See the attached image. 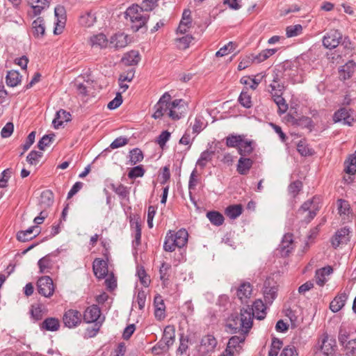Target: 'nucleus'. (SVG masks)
<instances>
[{"label":"nucleus","instance_id":"1","mask_svg":"<svg viewBox=\"0 0 356 356\" xmlns=\"http://www.w3.org/2000/svg\"><path fill=\"white\" fill-rule=\"evenodd\" d=\"M158 0H143L142 7L138 5H133L129 7L125 12V18L131 23L133 31H138L143 28L149 17L148 15L143 13V10H152L156 4Z\"/></svg>","mask_w":356,"mask_h":356},{"label":"nucleus","instance_id":"2","mask_svg":"<svg viewBox=\"0 0 356 356\" xmlns=\"http://www.w3.org/2000/svg\"><path fill=\"white\" fill-rule=\"evenodd\" d=\"M252 326V314L250 310L241 309L239 315H232L227 327L234 333L248 334Z\"/></svg>","mask_w":356,"mask_h":356},{"label":"nucleus","instance_id":"3","mask_svg":"<svg viewBox=\"0 0 356 356\" xmlns=\"http://www.w3.org/2000/svg\"><path fill=\"white\" fill-rule=\"evenodd\" d=\"M188 234L185 229H181L177 232L170 231L165 238L163 248L167 252H173L176 248H181L188 242Z\"/></svg>","mask_w":356,"mask_h":356},{"label":"nucleus","instance_id":"4","mask_svg":"<svg viewBox=\"0 0 356 356\" xmlns=\"http://www.w3.org/2000/svg\"><path fill=\"white\" fill-rule=\"evenodd\" d=\"M321 208V198L313 197L305 202L298 210L297 215L306 223H309L317 215Z\"/></svg>","mask_w":356,"mask_h":356},{"label":"nucleus","instance_id":"5","mask_svg":"<svg viewBox=\"0 0 356 356\" xmlns=\"http://www.w3.org/2000/svg\"><path fill=\"white\" fill-rule=\"evenodd\" d=\"M316 347L322 356H335L337 350L336 339L326 332L318 338Z\"/></svg>","mask_w":356,"mask_h":356},{"label":"nucleus","instance_id":"6","mask_svg":"<svg viewBox=\"0 0 356 356\" xmlns=\"http://www.w3.org/2000/svg\"><path fill=\"white\" fill-rule=\"evenodd\" d=\"M278 284L277 282L272 277H268L264 284V296L266 304H271L276 298Z\"/></svg>","mask_w":356,"mask_h":356},{"label":"nucleus","instance_id":"7","mask_svg":"<svg viewBox=\"0 0 356 356\" xmlns=\"http://www.w3.org/2000/svg\"><path fill=\"white\" fill-rule=\"evenodd\" d=\"M171 95L168 92H165L159 99V102L154 106L155 111L152 115L154 119L161 118L165 113L170 111Z\"/></svg>","mask_w":356,"mask_h":356},{"label":"nucleus","instance_id":"8","mask_svg":"<svg viewBox=\"0 0 356 356\" xmlns=\"http://www.w3.org/2000/svg\"><path fill=\"white\" fill-rule=\"evenodd\" d=\"M38 293L46 297H51L54 292V285L52 279L49 276L40 277L37 282Z\"/></svg>","mask_w":356,"mask_h":356},{"label":"nucleus","instance_id":"9","mask_svg":"<svg viewBox=\"0 0 356 356\" xmlns=\"http://www.w3.org/2000/svg\"><path fill=\"white\" fill-rule=\"evenodd\" d=\"M81 312L75 309H69L65 312L63 321L66 327L72 328L81 323Z\"/></svg>","mask_w":356,"mask_h":356},{"label":"nucleus","instance_id":"10","mask_svg":"<svg viewBox=\"0 0 356 356\" xmlns=\"http://www.w3.org/2000/svg\"><path fill=\"white\" fill-rule=\"evenodd\" d=\"M342 39V34L338 30H331L323 38V44L327 49L337 47Z\"/></svg>","mask_w":356,"mask_h":356},{"label":"nucleus","instance_id":"11","mask_svg":"<svg viewBox=\"0 0 356 356\" xmlns=\"http://www.w3.org/2000/svg\"><path fill=\"white\" fill-rule=\"evenodd\" d=\"M184 102L180 99H177L171 102L170 111L168 113V115L174 120L180 119L184 112Z\"/></svg>","mask_w":356,"mask_h":356},{"label":"nucleus","instance_id":"12","mask_svg":"<svg viewBox=\"0 0 356 356\" xmlns=\"http://www.w3.org/2000/svg\"><path fill=\"white\" fill-rule=\"evenodd\" d=\"M129 43L128 35L123 33H116L113 35L108 42V46L111 48L118 49L125 47Z\"/></svg>","mask_w":356,"mask_h":356},{"label":"nucleus","instance_id":"13","mask_svg":"<svg viewBox=\"0 0 356 356\" xmlns=\"http://www.w3.org/2000/svg\"><path fill=\"white\" fill-rule=\"evenodd\" d=\"M55 16L57 17V22L56 23V26L54 30V33L56 35L62 33L65 24V10L63 6H57L54 9Z\"/></svg>","mask_w":356,"mask_h":356},{"label":"nucleus","instance_id":"14","mask_svg":"<svg viewBox=\"0 0 356 356\" xmlns=\"http://www.w3.org/2000/svg\"><path fill=\"white\" fill-rule=\"evenodd\" d=\"M272 82L269 85V87L270 88V92L271 95L274 96L275 95V93H277V95H283L284 90V86L280 81L278 72L275 70L273 71L272 74Z\"/></svg>","mask_w":356,"mask_h":356},{"label":"nucleus","instance_id":"15","mask_svg":"<svg viewBox=\"0 0 356 356\" xmlns=\"http://www.w3.org/2000/svg\"><path fill=\"white\" fill-rule=\"evenodd\" d=\"M350 112L353 113L351 110H348L346 108H341L334 113L333 120L335 122L343 121L344 124L350 125L354 120Z\"/></svg>","mask_w":356,"mask_h":356},{"label":"nucleus","instance_id":"16","mask_svg":"<svg viewBox=\"0 0 356 356\" xmlns=\"http://www.w3.org/2000/svg\"><path fill=\"white\" fill-rule=\"evenodd\" d=\"M101 314L100 309L98 306L93 305L88 307L83 314V320L86 323H93L97 321Z\"/></svg>","mask_w":356,"mask_h":356},{"label":"nucleus","instance_id":"17","mask_svg":"<svg viewBox=\"0 0 356 356\" xmlns=\"http://www.w3.org/2000/svg\"><path fill=\"white\" fill-rule=\"evenodd\" d=\"M349 229L343 227L338 230L334 236L332 238V245L335 248L341 243H346L349 240Z\"/></svg>","mask_w":356,"mask_h":356},{"label":"nucleus","instance_id":"18","mask_svg":"<svg viewBox=\"0 0 356 356\" xmlns=\"http://www.w3.org/2000/svg\"><path fill=\"white\" fill-rule=\"evenodd\" d=\"M88 42L93 48L103 49L108 46V40L103 33L94 35L89 38Z\"/></svg>","mask_w":356,"mask_h":356},{"label":"nucleus","instance_id":"19","mask_svg":"<svg viewBox=\"0 0 356 356\" xmlns=\"http://www.w3.org/2000/svg\"><path fill=\"white\" fill-rule=\"evenodd\" d=\"M246 309L250 310L252 314V318L255 316L259 320H262L266 316V307L261 300H257L254 302L252 308H247Z\"/></svg>","mask_w":356,"mask_h":356},{"label":"nucleus","instance_id":"20","mask_svg":"<svg viewBox=\"0 0 356 356\" xmlns=\"http://www.w3.org/2000/svg\"><path fill=\"white\" fill-rule=\"evenodd\" d=\"M40 233V230L37 226L29 227L26 230L20 231L17 234V238L22 242L28 241L35 237Z\"/></svg>","mask_w":356,"mask_h":356},{"label":"nucleus","instance_id":"21","mask_svg":"<svg viewBox=\"0 0 356 356\" xmlns=\"http://www.w3.org/2000/svg\"><path fill=\"white\" fill-rule=\"evenodd\" d=\"M333 269L330 266L317 270L315 274L316 284L321 286H323L327 282L326 276L330 275Z\"/></svg>","mask_w":356,"mask_h":356},{"label":"nucleus","instance_id":"22","mask_svg":"<svg viewBox=\"0 0 356 356\" xmlns=\"http://www.w3.org/2000/svg\"><path fill=\"white\" fill-rule=\"evenodd\" d=\"M92 267L95 275L99 278L104 277L108 272L106 262L101 259H95Z\"/></svg>","mask_w":356,"mask_h":356},{"label":"nucleus","instance_id":"23","mask_svg":"<svg viewBox=\"0 0 356 356\" xmlns=\"http://www.w3.org/2000/svg\"><path fill=\"white\" fill-rule=\"evenodd\" d=\"M246 334L245 333H239L238 336L232 337L229 339L225 350L229 353H234V349L239 347V344L245 341Z\"/></svg>","mask_w":356,"mask_h":356},{"label":"nucleus","instance_id":"24","mask_svg":"<svg viewBox=\"0 0 356 356\" xmlns=\"http://www.w3.org/2000/svg\"><path fill=\"white\" fill-rule=\"evenodd\" d=\"M348 299L346 293H343L337 296L334 300L330 302V308L333 312H339L345 305Z\"/></svg>","mask_w":356,"mask_h":356},{"label":"nucleus","instance_id":"25","mask_svg":"<svg viewBox=\"0 0 356 356\" xmlns=\"http://www.w3.org/2000/svg\"><path fill=\"white\" fill-rule=\"evenodd\" d=\"M33 34L36 38H42L45 33V26L43 18L39 17L32 23Z\"/></svg>","mask_w":356,"mask_h":356},{"label":"nucleus","instance_id":"26","mask_svg":"<svg viewBox=\"0 0 356 356\" xmlns=\"http://www.w3.org/2000/svg\"><path fill=\"white\" fill-rule=\"evenodd\" d=\"M252 164L253 161L252 159L241 156L238 161L237 172L241 175H247Z\"/></svg>","mask_w":356,"mask_h":356},{"label":"nucleus","instance_id":"27","mask_svg":"<svg viewBox=\"0 0 356 356\" xmlns=\"http://www.w3.org/2000/svg\"><path fill=\"white\" fill-rule=\"evenodd\" d=\"M50 0H29V4L33 8L34 15H40L42 10L48 8Z\"/></svg>","mask_w":356,"mask_h":356},{"label":"nucleus","instance_id":"28","mask_svg":"<svg viewBox=\"0 0 356 356\" xmlns=\"http://www.w3.org/2000/svg\"><path fill=\"white\" fill-rule=\"evenodd\" d=\"M252 289L250 283L241 284L237 289V297L243 302L245 300L249 298L252 294Z\"/></svg>","mask_w":356,"mask_h":356},{"label":"nucleus","instance_id":"29","mask_svg":"<svg viewBox=\"0 0 356 356\" xmlns=\"http://www.w3.org/2000/svg\"><path fill=\"white\" fill-rule=\"evenodd\" d=\"M70 120V113L65 110L60 109L56 113V117L52 121V124L55 128H58L64 122H67Z\"/></svg>","mask_w":356,"mask_h":356},{"label":"nucleus","instance_id":"30","mask_svg":"<svg viewBox=\"0 0 356 356\" xmlns=\"http://www.w3.org/2000/svg\"><path fill=\"white\" fill-rule=\"evenodd\" d=\"M22 76L16 70L8 71L6 76V81L8 86L15 87L21 82Z\"/></svg>","mask_w":356,"mask_h":356},{"label":"nucleus","instance_id":"31","mask_svg":"<svg viewBox=\"0 0 356 356\" xmlns=\"http://www.w3.org/2000/svg\"><path fill=\"white\" fill-rule=\"evenodd\" d=\"M217 345V340L211 334L204 336L201 340V346L204 348V352L213 351Z\"/></svg>","mask_w":356,"mask_h":356},{"label":"nucleus","instance_id":"32","mask_svg":"<svg viewBox=\"0 0 356 356\" xmlns=\"http://www.w3.org/2000/svg\"><path fill=\"white\" fill-rule=\"evenodd\" d=\"M41 329L47 331H57L60 327V322L56 318H47L41 324Z\"/></svg>","mask_w":356,"mask_h":356},{"label":"nucleus","instance_id":"33","mask_svg":"<svg viewBox=\"0 0 356 356\" xmlns=\"http://www.w3.org/2000/svg\"><path fill=\"white\" fill-rule=\"evenodd\" d=\"M140 60V56L137 51H131L125 54L122 58V61L125 65L133 66L137 65Z\"/></svg>","mask_w":356,"mask_h":356},{"label":"nucleus","instance_id":"34","mask_svg":"<svg viewBox=\"0 0 356 356\" xmlns=\"http://www.w3.org/2000/svg\"><path fill=\"white\" fill-rule=\"evenodd\" d=\"M253 141L246 140L243 138V141L241 142V145L238 148V152L241 156H245L250 155L253 152Z\"/></svg>","mask_w":356,"mask_h":356},{"label":"nucleus","instance_id":"35","mask_svg":"<svg viewBox=\"0 0 356 356\" xmlns=\"http://www.w3.org/2000/svg\"><path fill=\"white\" fill-rule=\"evenodd\" d=\"M54 202V195L51 191H43L40 196V205L42 209L49 208Z\"/></svg>","mask_w":356,"mask_h":356},{"label":"nucleus","instance_id":"36","mask_svg":"<svg viewBox=\"0 0 356 356\" xmlns=\"http://www.w3.org/2000/svg\"><path fill=\"white\" fill-rule=\"evenodd\" d=\"M162 339L165 341L167 345L172 346L175 339V328L174 325H167L163 331Z\"/></svg>","mask_w":356,"mask_h":356},{"label":"nucleus","instance_id":"37","mask_svg":"<svg viewBox=\"0 0 356 356\" xmlns=\"http://www.w3.org/2000/svg\"><path fill=\"white\" fill-rule=\"evenodd\" d=\"M244 138H245L244 135L230 134L226 138V145L229 147H236L238 149Z\"/></svg>","mask_w":356,"mask_h":356},{"label":"nucleus","instance_id":"38","mask_svg":"<svg viewBox=\"0 0 356 356\" xmlns=\"http://www.w3.org/2000/svg\"><path fill=\"white\" fill-rule=\"evenodd\" d=\"M38 266L41 273H49L51 269L53 263L49 255H47L38 261Z\"/></svg>","mask_w":356,"mask_h":356},{"label":"nucleus","instance_id":"39","mask_svg":"<svg viewBox=\"0 0 356 356\" xmlns=\"http://www.w3.org/2000/svg\"><path fill=\"white\" fill-rule=\"evenodd\" d=\"M207 217L213 225L216 226L221 225L224 222L223 216L218 211H209L207 213Z\"/></svg>","mask_w":356,"mask_h":356},{"label":"nucleus","instance_id":"40","mask_svg":"<svg viewBox=\"0 0 356 356\" xmlns=\"http://www.w3.org/2000/svg\"><path fill=\"white\" fill-rule=\"evenodd\" d=\"M129 161L128 164L131 165H136L143 159V154L138 148H135L129 152Z\"/></svg>","mask_w":356,"mask_h":356},{"label":"nucleus","instance_id":"41","mask_svg":"<svg viewBox=\"0 0 356 356\" xmlns=\"http://www.w3.org/2000/svg\"><path fill=\"white\" fill-rule=\"evenodd\" d=\"M346 173L354 175L356 173V152L350 156L348 161L345 163Z\"/></svg>","mask_w":356,"mask_h":356},{"label":"nucleus","instance_id":"42","mask_svg":"<svg viewBox=\"0 0 356 356\" xmlns=\"http://www.w3.org/2000/svg\"><path fill=\"white\" fill-rule=\"evenodd\" d=\"M293 236L291 234H286L284 236L281 244L280 245V248L285 251L286 253H289L292 249Z\"/></svg>","mask_w":356,"mask_h":356},{"label":"nucleus","instance_id":"43","mask_svg":"<svg viewBox=\"0 0 356 356\" xmlns=\"http://www.w3.org/2000/svg\"><path fill=\"white\" fill-rule=\"evenodd\" d=\"M272 97L278 106L279 112L281 113H285L288 109V104L286 103L282 95H277V93H275V95L272 96Z\"/></svg>","mask_w":356,"mask_h":356},{"label":"nucleus","instance_id":"44","mask_svg":"<svg viewBox=\"0 0 356 356\" xmlns=\"http://www.w3.org/2000/svg\"><path fill=\"white\" fill-rule=\"evenodd\" d=\"M193 40V38L192 35H186L179 38L176 39V44L179 49H186L189 47L190 43L192 42Z\"/></svg>","mask_w":356,"mask_h":356},{"label":"nucleus","instance_id":"45","mask_svg":"<svg viewBox=\"0 0 356 356\" xmlns=\"http://www.w3.org/2000/svg\"><path fill=\"white\" fill-rule=\"evenodd\" d=\"M355 65V64L353 61H349L342 67L341 70V76H343V79H349L351 77L354 72Z\"/></svg>","mask_w":356,"mask_h":356},{"label":"nucleus","instance_id":"46","mask_svg":"<svg viewBox=\"0 0 356 356\" xmlns=\"http://www.w3.org/2000/svg\"><path fill=\"white\" fill-rule=\"evenodd\" d=\"M242 213V207L241 205L229 206L226 209V214L232 219H235Z\"/></svg>","mask_w":356,"mask_h":356},{"label":"nucleus","instance_id":"47","mask_svg":"<svg viewBox=\"0 0 356 356\" xmlns=\"http://www.w3.org/2000/svg\"><path fill=\"white\" fill-rule=\"evenodd\" d=\"M55 134L44 135L38 142V147L40 150H44L47 147L54 141Z\"/></svg>","mask_w":356,"mask_h":356},{"label":"nucleus","instance_id":"48","mask_svg":"<svg viewBox=\"0 0 356 356\" xmlns=\"http://www.w3.org/2000/svg\"><path fill=\"white\" fill-rule=\"evenodd\" d=\"M277 51L276 49H266L261 51L258 55L254 56L257 63H261L266 60L270 56H273Z\"/></svg>","mask_w":356,"mask_h":356},{"label":"nucleus","instance_id":"49","mask_svg":"<svg viewBox=\"0 0 356 356\" xmlns=\"http://www.w3.org/2000/svg\"><path fill=\"white\" fill-rule=\"evenodd\" d=\"M239 103L245 108H250L252 107L251 96L248 92L243 90L238 97Z\"/></svg>","mask_w":356,"mask_h":356},{"label":"nucleus","instance_id":"50","mask_svg":"<svg viewBox=\"0 0 356 356\" xmlns=\"http://www.w3.org/2000/svg\"><path fill=\"white\" fill-rule=\"evenodd\" d=\"M302 27L300 24L289 26L286 29V34L288 38H292L302 33Z\"/></svg>","mask_w":356,"mask_h":356},{"label":"nucleus","instance_id":"51","mask_svg":"<svg viewBox=\"0 0 356 356\" xmlns=\"http://www.w3.org/2000/svg\"><path fill=\"white\" fill-rule=\"evenodd\" d=\"M302 188V181H300L299 180H296V181L292 182L289 186L288 191H289V194L292 197H295L298 195V194L299 193V192L300 191Z\"/></svg>","mask_w":356,"mask_h":356},{"label":"nucleus","instance_id":"52","mask_svg":"<svg viewBox=\"0 0 356 356\" xmlns=\"http://www.w3.org/2000/svg\"><path fill=\"white\" fill-rule=\"evenodd\" d=\"M96 18L93 14L87 13L81 17L79 22L82 26L90 27L94 24Z\"/></svg>","mask_w":356,"mask_h":356},{"label":"nucleus","instance_id":"53","mask_svg":"<svg viewBox=\"0 0 356 356\" xmlns=\"http://www.w3.org/2000/svg\"><path fill=\"white\" fill-rule=\"evenodd\" d=\"M213 154V152H209V150L204 151L201 154L200 159L197 160V165L202 168H204L207 162L211 160Z\"/></svg>","mask_w":356,"mask_h":356},{"label":"nucleus","instance_id":"54","mask_svg":"<svg viewBox=\"0 0 356 356\" xmlns=\"http://www.w3.org/2000/svg\"><path fill=\"white\" fill-rule=\"evenodd\" d=\"M236 45L232 42H229L227 44L221 47L216 53V56L218 57L224 56L227 55L235 49Z\"/></svg>","mask_w":356,"mask_h":356},{"label":"nucleus","instance_id":"55","mask_svg":"<svg viewBox=\"0 0 356 356\" xmlns=\"http://www.w3.org/2000/svg\"><path fill=\"white\" fill-rule=\"evenodd\" d=\"M112 189L122 199L127 197L129 194L127 187L122 184H118V186L112 184Z\"/></svg>","mask_w":356,"mask_h":356},{"label":"nucleus","instance_id":"56","mask_svg":"<svg viewBox=\"0 0 356 356\" xmlns=\"http://www.w3.org/2000/svg\"><path fill=\"white\" fill-rule=\"evenodd\" d=\"M145 170L143 165H138L134 168H132L129 173L128 177L130 179H136L138 177H142L145 174Z\"/></svg>","mask_w":356,"mask_h":356},{"label":"nucleus","instance_id":"57","mask_svg":"<svg viewBox=\"0 0 356 356\" xmlns=\"http://www.w3.org/2000/svg\"><path fill=\"white\" fill-rule=\"evenodd\" d=\"M42 156L41 152L31 151L26 157V161L30 165H36L39 159Z\"/></svg>","mask_w":356,"mask_h":356},{"label":"nucleus","instance_id":"58","mask_svg":"<svg viewBox=\"0 0 356 356\" xmlns=\"http://www.w3.org/2000/svg\"><path fill=\"white\" fill-rule=\"evenodd\" d=\"M256 62L254 55L252 54L243 58L238 65V70H242L249 67L252 63Z\"/></svg>","mask_w":356,"mask_h":356},{"label":"nucleus","instance_id":"59","mask_svg":"<svg viewBox=\"0 0 356 356\" xmlns=\"http://www.w3.org/2000/svg\"><path fill=\"white\" fill-rule=\"evenodd\" d=\"M179 346L177 349L178 353H179L181 355L186 353L187 349L188 348V343H189V338L188 336H184V334H181L180 336L179 339Z\"/></svg>","mask_w":356,"mask_h":356},{"label":"nucleus","instance_id":"60","mask_svg":"<svg viewBox=\"0 0 356 356\" xmlns=\"http://www.w3.org/2000/svg\"><path fill=\"white\" fill-rule=\"evenodd\" d=\"M286 316L290 319L292 328H296L300 325V319L296 315L295 311L292 310L291 309H287Z\"/></svg>","mask_w":356,"mask_h":356},{"label":"nucleus","instance_id":"61","mask_svg":"<svg viewBox=\"0 0 356 356\" xmlns=\"http://www.w3.org/2000/svg\"><path fill=\"white\" fill-rule=\"evenodd\" d=\"M203 127L204 118L200 115L196 116L192 125L193 132L196 134H199L202 130Z\"/></svg>","mask_w":356,"mask_h":356},{"label":"nucleus","instance_id":"62","mask_svg":"<svg viewBox=\"0 0 356 356\" xmlns=\"http://www.w3.org/2000/svg\"><path fill=\"white\" fill-rule=\"evenodd\" d=\"M170 345H167L166 342L162 339L158 343L153 347L152 352L156 355L160 354L161 352H166L168 350Z\"/></svg>","mask_w":356,"mask_h":356},{"label":"nucleus","instance_id":"63","mask_svg":"<svg viewBox=\"0 0 356 356\" xmlns=\"http://www.w3.org/2000/svg\"><path fill=\"white\" fill-rule=\"evenodd\" d=\"M137 275L140 283L145 287L148 286L150 283V280L147 275L145 269L143 268H138L137 270Z\"/></svg>","mask_w":356,"mask_h":356},{"label":"nucleus","instance_id":"64","mask_svg":"<svg viewBox=\"0 0 356 356\" xmlns=\"http://www.w3.org/2000/svg\"><path fill=\"white\" fill-rule=\"evenodd\" d=\"M347 356H356V339L348 341L345 345Z\"/></svg>","mask_w":356,"mask_h":356}]
</instances>
